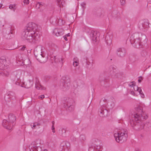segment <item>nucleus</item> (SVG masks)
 Listing matches in <instances>:
<instances>
[{
    "mask_svg": "<svg viewBox=\"0 0 151 151\" xmlns=\"http://www.w3.org/2000/svg\"><path fill=\"white\" fill-rule=\"evenodd\" d=\"M58 0V2H60V1H61V0Z\"/></svg>",
    "mask_w": 151,
    "mask_h": 151,
    "instance_id": "6e6d98bb",
    "label": "nucleus"
},
{
    "mask_svg": "<svg viewBox=\"0 0 151 151\" xmlns=\"http://www.w3.org/2000/svg\"><path fill=\"white\" fill-rule=\"evenodd\" d=\"M63 86V89L65 91L66 89H67L68 88V85L67 83H65V82H64V83H62Z\"/></svg>",
    "mask_w": 151,
    "mask_h": 151,
    "instance_id": "2f4dec72",
    "label": "nucleus"
},
{
    "mask_svg": "<svg viewBox=\"0 0 151 151\" xmlns=\"http://www.w3.org/2000/svg\"><path fill=\"white\" fill-rule=\"evenodd\" d=\"M64 31L62 29L56 28L54 29L53 32L56 36L58 37L63 35Z\"/></svg>",
    "mask_w": 151,
    "mask_h": 151,
    "instance_id": "dca6fc26",
    "label": "nucleus"
},
{
    "mask_svg": "<svg viewBox=\"0 0 151 151\" xmlns=\"http://www.w3.org/2000/svg\"><path fill=\"white\" fill-rule=\"evenodd\" d=\"M61 151H70V144L68 142H63L61 145Z\"/></svg>",
    "mask_w": 151,
    "mask_h": 151,
    "instance_id": "9b49d317",
    "label": "nucleus"
},
{
    "mask_svg": "<svg viewBox=\"0 0 151 151\" xmlns=\"http://www.w3.org/2000/svg\"><path fill=\"white\" fill-rule=\"evenodd\" d=\"M9 8L10 9L13 10L14 12L16 9V5L14 4H10L9 5Z\"/></svg>",
    "mask_w": 151,
    "mask_h": 151,
    "instance_id": "c756f323",
    "label": "nucleus"
},
{
    "mask_svg": "<svg viewBox=\"0 0 151 151\" xmlns=\"http://www.w3.org/2000/svg\"><path fill=\"white\" fill-rule=\"evenodd\" d=\"M121 4L122 5H124L125 4V0H120Z\"/></svg>",
    "mask_w": 151,
    "mask_h": 151,
    "instance_id": "a19ab883",
    "label": "nucleus"
},
{
    "mask_svg": "<svg viewBox=\"0 0 151 151\" xmlns=\"http://www.w3.org/2000/svg\"><path fill=\"white\" fill-rule=\"evenodd\" d=\"M53 58L54 61L55 62L58 63V62L62 63V59L60 58H58L57 57H56L55 56L53 58Z\"/></svg>",
    "mask_w": 151,
    "mask_h": 151,
    "instance_id": "bb28decb",
    "label": "nucleus"
},
{
    "mask_svg": "<svg viewBox=\"0 0 151 151\" xmlns=\"http://www.w3.org/2000/svg\"><path fill=\"white\" fill-rule=\"evenodd\" d=\"M4 98L6 101H9L12 100H14L16 99L15 93L12 91L8 92L5 95Z\"/></svg>",
    "mask_w": 151,
    "mask_h": 151,
    "instance_id": "9d476101",
    "label": "nucleus"
},
{
    "mask_svg": "<svg viewBox=\"0 0 151 151\" xmlns=\"http://www.w3.org/2000/svg\"><path fill=\"white\" fill-rule=\"evenodd\" d=\"M52 125L54 126V124H55V122H54V121H53L52 122Z\"/></svg>",
    "mask_w": 151,
    "mask_h": 151,
    "instance_id": "864d4df0",
    "label": "nucleus"
},
{
    "mask_svg": "<svg viewBox=\"0 0 151 151\" xmlns=\"http://www.w3.org/2000/svg\"><path fill=\"white\" fill-rule=\"evenodd\" d=\"M6 60L3 57L0 59V76H8L9 73L7 70L8 66L6 65Z\"/></svg>",
    "mask_w": 151,
    "mask_h": 151,
    "instance_id": "20e7f679",
    "label": "nucleus"
},
{
    "mask_svg": "<svg viewBox=\"0 0 151 151\" xmlns=\"http://www.w3.org/2000/svg\"><path fill=\"white\" fill-rule=\"evenodd\" d=\"M66 130L64 128H62L60 130H59V133L61 135L63 136L65 135Z\"/></svg>",
    "mask_w": 151,
    "mask_h": 151,
    "instance_id": "c85d7f7f",
    "label": "nucleus"
},
{
    "mask_svg": "<svg viewBox=\"0 0 151 151\" xmlns=\"http://www.w3.org/2000/svg\"><path fill=\"white\" fill-rule=\"evenodd\" d=\"M37 25L36 24L32 22L29 23L27 28L22 34V38L30 42L38 40L40 35L39 32L37 31Z\"/></svg>",
    "mask_w": 151,
    "mask_h": 151,
    "instance_id": "f03ea898",
    "label": "nucleus"
},
{
    "mask_svg": "<svg viewBox=\"0 0 151 151\" xmlns=\"http://www.w3.org/2000/svg\"><path fill=\"white\" fill-rule=\"evenodd\" d=\"M149 24L148 22H145L144 23L142 24V27H139L140 29H143V28H146L148 27H149Z\"/></svg>",
    "mask_w": 151,
    "mask_h": 151,
    "instance_id": "a878e982",
    "label": "nucleus"
},
{
    "mask_svg": "<svg viewBox=\"0 0 151 151\" xmlns=\"http://www.w3.org/2000/svg\"><path fill=\"white\" fill-rule=\"evenodd\" d=\"M129 86L131 88H133L134 86L136 85H135V82L134 81H133L129 83Z\"/></svg>",
    "mask_w": 151,
    "mask_h": 151,
    "instance_id": "72a5a7b5",
    "label": "nucleus"
},
{
    "mask_svg": "<svg viewBox=\"0 0 151 151\" xmlns=\"http://www.w3.org/2000/svg\"><path fill=\"white\" fill-rule=\"evenodd\" d=\"M80 140L81 142H83L86 140V137L85 135L81 134L80 136Z\"/></svg>",
    "mask_w": 151,
    "mask_h": 151,
    "instance_id": "7c9ffc66",
    "label": "nucleus"
},
{
    "mask_svg": "<svg viewBox=\"0 0 151 151\" xmlns=\"http://www.w3.org/2000/svg\"><path fill=\"white\" fill-rule=\"evenodd\" d=\"M133 90H134L135 91H138L139 94L141 95V97L143 98L144 97V95L143 93L142 90L140 88L138 87L137 86L135 85L134 87L132 88Z\"/></svg>",
    "mask_w": 151,
    "mask_h": 151,
    "instance_id": "6ab92c4d",
    "label": "nucleus"
},
{
    "mask_svg": "<svg viewBox=\"0 0 151 151\" xmlns=\"http://www.w3.org/2000/svg\"><path fill=\"white\" fill-rule=\"evenodd\" d=\"M81 6L83 8V9H84L85 8L86 4L84 3H82L81 4Z\"/></svg>",
    "mask_w": 151,
    "mask_h": 151,
    "instance_id": "a18cd8bd",
    "label": "nucleus"
},
{
    "mask_svg": "<svg viewBox=\"0 0 151 151\" xmlns=\"http://www.w3.org/2000/svg\"><path fill=\"white\" fill-rule=\"evenodd\" d=\"M50 22L53 24H55L58 23V21L55 18L52 17L50 19Z\"/></svg>",
    "mask_w": 151,
    "mask_h": 151,
    "instance_id": "cd10ccee",
    "label": "nucleus"
},
{
    "mask_svg": "<svg viewBox=\"0 0 151 151\" xmlns=\"http://www.w3.org/2000/svg\"><path fill=\"white\" fill-rule=\"evenodd\" d=\"M36 88L37 89L45 90V88L39 84H36L35 85Z\"/></svg>",
    "mask_w": 151,
    "mask_h": 151,
    "instance_id": "393cba45",
    "label": "nucleus"
},
{
    "mask_svg": "<svg viewBox=\"0 0 151 151\" xmlns=\"http://www.w3.org/2000/svg\"><path fill=\"white\" fill-rule=\"evenodd\" d=\"M57 20H58V23H57L58 24H59L60 25H61L63 24V21L62 19H59L58 18H57Z\"/></svg>",
    "mask_w": 151,
    "mask_h": 151,
    "instance_id": "f704fd0d",
    "label": "nucleus"
},
{
    "mask_svg": "<svg viewBox=\"0 0 151 151\" xmlns=\"http://www.w3.org/2000/svg\"><path fill=\"white\" fill-rule=\"evenodd\" d=\"M22 73V71L18 70L13 72L11 76V80L17 85H22L21 84V81L20 79Z\"/></svg>",
    "mask_w": 151,
    "mask_h": 151,
    "instance_id": "423d86ee",
    "label": "nucleus"
},
{
    "mask_svg": "<svg viewBox=\"0 0 151 151\" xmlns=\"http://www.w3.org/2000/svg\"><path fill=\"white\" fill-rule=\"evenodd\" d=\"M116 52L118 56L123 57L126 55V50L124 48H119L117 49Z\"/></svg>",
    "mask_w": 151,
    "mask_h": 151,
    "instance_id": "4468645a",
    "label": "nucleus"
},
{
    "mask_svg": "<svg viewBox=\"0 0 151 151\" xmlns=\"http://www.w3.org/2000/svg\"><path fill=\"white\" fill-rule=\"evenodd\" d=\"M75 105V104L66 106L67 107L66 108L67 110L70 112L73 111L74 109Z\"/></svg>",
    "mask_w": 151,
    "mask_h": 151,
    "instance_id": "5701e85b",
    "label": "nucleus"
},
{
    "mask_svg": "<svg viewBox=\"0 0 151 151\" xmlns=\"http://www.w3.org/2000/svg\"><path fill=\"white\" fill-rule=\"evenodd\" d=\"M21 84L22 85L19 86H20L22 87H24L27 88H29L31 87L33 83L32 81L31 80H29L26 83V84L23 82H21Z\"/></svg>",
    "mask_w": 151,
    "mask_h": 151,
    "instance_id": "f3484780",
    "label": "nucleus"
},
{
    "mask_svg": "<svg viewBox=\"0 0 151 151\" xmlns=\"http://www.w3.org/2000/svg\"><path fill=\"white\" fill-rule=\"evenodd\" d=\"M141 37H139L138 40V44L136 46V47L137 48L142 47L147 42V40L146 35L141 34Z\"/></svg>",
    "mask_w": 151,
    "mask_h": 151,
    "instance_id": "6e6552de",
    "label": "nucleus"
},
{
    "mask_svg": "<svg viewBox=\"0 0 151 151\" xmlns=\"http://www.w3.org/2000/svg\"><path fill=\"white\" fill-rule=\"evenodd\" d=\"M41 6H42V4L40 2H38L36 6L37 9H39Z\"/></svg>",
    "mask_w": 151,
    "mask_h": 151,
    "instance_id": "4c0bfd02",
    "label": "nucleus"
},
{
    "mask_svg": "<svg viewBox=\"0 0 151 151\" xmlns=\"http://www.w3.org/2000/svg\"><path fill=\"white\" fill-rule=\"evenodd\" d=\"M103 82H103H101V85H103V84H102V83Z\"/></svg>",
    "mask_w": 151,
    "mask_h": 151,
    "instance_id": "13d9d810",
    "label": "nucleus"
},
{
    "mask_svg": "<svg viewBox=\"0 0 151 151\" xmlns=\"http://www.w3.org/2000/svg\"><path fill=\"white\" fill-rule=\"evenodd\" d=\"M21 60H22V63L24 64V65H26V63L25 62L26 60H27V61H29V60L28 59H27L26 60H24L22 58H21Z\"/></svg>",
    "mask_w": 151,
    "mask_h": 151,
    "instance_id": "37998d69",
    "label": "nucleus"
},
{
    "mask_svg": "<svg viewBox=\"0 0 151 151\" xmlns=\"http://www.w3.org/2000/svg\"><path fill=\"white\" fill-rule=\"evenodd\" d=\"M23 2L24 4H27L29 3V0H24L23 1Z\"/></svg>",
    "mask_w": 151,
    "mask_h": 151,
    "instance_id": "79ce46f5",
    "label": "nucleus"
},
{
    "mask_svg": "<svg viewBox=\"0 0 151 151\" xmlns=\"http://www.w3.org/2000/svg\"><path fill=\"white\" fill-rule=\"evenodd\" d=\"M91 37L93 43H95L99 40L98 35L96 32H92L91 34Z\"/></svg>",
    "mask_w": 151,
    "mask_h": 151,
    "instance_id": "2eb2a0df",
    "label": "nucleus"
},
{
    "mask_svg": "<svg viewBox=\"0 0 151 151\" xmlns=\"http://www.w3.org/2000/svg\"><path fill=\"white\" fill-rule=\"evenodd\" d=\"M44 95H42L41 96H40V98H41V99H42L44 98Z\"/></svg>",
    "mask_w": 151,
    "mask_h": 151,
    "instance_id": "603ef678",
    "label": "nucleus"
},
{
    "mask_svg": "<svg viewBox=\"0 0 151 151\" xmlns=\"http://www.w3.org/2000/svg\"><path fill=\"white\" fill-rule=\"evenodd\" d=\"M135 110L136 112L132 115L129 123L132 127H134V129L140 130L144 128L145 126L144 123L140 121L142 118L146 119L147 118V116L143 112L142 106H137Z\"/></svg>",
    "mask_w": 151,
    "mask_h": 151,
    "instance_id": "f257e3e1",
    "label": "nucleus"
},
{
    "mask_svg": "<svg viewBox=\"0 0 151 151\" xmlns=\"http://www.w3.org/2000/svg\"><path fill=\"white\" fill-rule=\"evenodd\" d=\"M137 34H136L132 36L130 38V41L132 44L135 43V46L137 44H138V40H136L135 38H134V37H135V35H137Z\"/></svg>",
    "mask_w": 151,
    "mask_h": 151,
    "instance_id": "4be33fe9",
    "label": "nucleus"
},
{
    "mask_svg": "<svg viewBox=\"0 0 151 151\" xmlns=\"http://www.w3.org/2000/svg\"><path fill=\"white\" fill-rule=\"evenodd\" d=\"M92 60H90L89 59H87L86 60V64L88 65H89L91 63H92Z\"/></svg>",
    "mask_w": 151,
    "mask_h": 151,
    "instance_id": "e433bc0d",
    "label": "nucleus"
},
{
    "mask_svg": "<svg viewBox=\"0 0 151 151\" xmlns=\"http://www.w3.org/2000/svg\"><path fill=\"white\" fill-rule=\"evenodd\" d=\"M135 151H141L139 148H137L135 149Z\"/></svg>",
    "mask_w": 151,
    "mask_h": 151,
    "instance_id": "8fccbe9b",
    "label": "nucleus"
},
{
    "mask_svg": "<svg viewBox=\"0 0 151 151\" xmlns=\"http://www.w3.org/2000/svg\"><path fill=\"white\" fill-rule=\"evenodd\" d=\"M2 4H1V3H0V9L2 7Z\"/></svg>",
    "mask_w": 151,
    "mask_h": 151,
    "instance_id": "5fc2aeb1",
    "label": "nucleus"
},
{
    "mask_svg": "<svg viewBox=\"0 0 151 151\" xmlns=\"http://www.w3.org/2000/svg\"><path fill=\"white\" fill-rule=\"evenodd\" d=\"M139 78H141V79H139L138 80V81L140 83L141 82V80H142V77L141 76H140L139 77Z\"/></svg>",
    "mask_w": 151,
    "mask_h": 151,
    "instance_id": "de8ad7c7",
    "label": "nucleus"
},
{
    "mask_svg": "<svg viewBox=\"0 0 151 151\" xmlns=\"http://www.w3.org/2000/svg\"><path fill=\"white\" fill-rule=\"evenodd\" d=\"M108 111L106 109L102 108L99 111V114L100 116L104 117L107 114Z\"/></svg>",
    "mask_w": 151,
    "mask_h": 151,
    "instance_id": "a211bd4d",
    "label": "nucleus"
},
{
    "mask_svg": "<svg viewBox=\"0 0 151 151\" xmlns=\"http://www.w3.org/2000/svg\"><path fill=\"white\" fill-rule=\"evenodd\" d=\"M42 49L40 47L35 48L34 50V54L37 59L41 63H45L47 60L45 55L42 52Z\"/></svg>",
    "mask_w": 151,
    "mask_h": 151,
    "instance_id": "39448f33",
    "label": "nucleus"
},
{
    "mask_svg": "<svg viewBox=\"0 0 151 151\" xmlns=\"http://www.w3.org/2000/svg\"><path fill=\"white\" fill-rule=\"evenodd\" d=\"M2 0H0V3H1L2 2Z\"/></svg>",
    "mask_w": 151,
    "mask_h": 151,
    "instance_id": "4d7b16f0",
    "label": "nucleus"
},
{
    "mask_svg": "<svg viewBox=\"0 0 151 151\" xmlns=\"http://www.w3.org/2000/svg\"><path fill=\"white\" fill-rule=\"evenodd\" d=\"M147 55V52L146 51H143L141 52V55L143 57H145Z\"/></svg>",
    "mask_w": 151,
    "mask_h": 151,
    "instance_id": "c9c22d12",
    "label": "nucleus"
},
{
    "mask_svg": "<svg viewBox=\"0 0 151 151\" xmlns=\"http://www.w3.org/2000/svg\"><path fill=\"white\" fill-rule=\"evenodd\" d=\"M56 45L54 44L51 43L49 45V48L48 50L53 53V52L55 51L56 48Z\"/></svg>",
    "mask_w": 151,
    "mask_h": 151,
    "instance_id": "412c9836",
    "label": "nucleus"
},
{
    "mask_svg": "<svg viewBox=\"0 0 151 151\" xmlns=\"http://www.w3.org/2000/svg\"><path fill=\"white\" fill-rule=\"evenodd\" d=\"M111 40L108 41L107 42V43L108 45L111 46Z\"/></svg>",
    "mask_w": 151,
    "mask_h": 151,
    "instance_id": "c03bdc74",
    "label": "nucleus"
},
{
    "mask_svg": "<svg viewBox=\"0 0 151 151\" xmlns=\"http://www.w3.org/2000/svg\"><path fill=\"white\" fill-rule=\"evenodd\" d=\"M114 134L116 141L120 143L126 141L128 137L127 131L125 129L120 130L116 129L114 132Z\"/></svg>",
    "mask_w": 151,
    "mask_h": 151,
    "instance_id": "7ed1b4c3",
    "label": "nucleus"
},
{
    "mask_svg": "<svg viewBox=\"0 0 151 151\" xmlns=\"http://www.w3.org/2000/svg\"><path fill=\"white\" fill-rule=\"evenodd\" d=\"M52 132L53 133H55V128L54 127V126L52 125Z\"/></svg>",
    "mask_w": 151,
    "mask_h": 151,
    "instance_id": "49530a36",
    "label": "nucleus"
},
{
    "mask_svg": "<svg viewBox=\"0 0 151 151\" xmlns=\"http://www.w3.org/2000/svg\"><path fill=\"white\" fill-rule=\"evenodd\" d=\"M64 39L66 41H67L68 40V38L66 36H64Z\"/></svg>",
    "mask_w": 151,
    "mask_h": 151,
    "instance_id": "09e8293b",
    "label": "nucleus"
},
{
    "mask_svg": "<svg viewBox=\"0 0 151 151\" xmlns=\"http://www.w3.org/2000/svg\"><path fill=\"white\" fill-rule=\"evenodd\" d=\"M40 125L39 123L37 122H35L31 124L30 126L32 129H34L37 128H39Z\"/></svg>",
    "mask_w": 151,
    "mask_h": 151,
    "instance_id": "b1692460",
    "label": "nucleus"
},
{
    "mask_svg": "<svg viewBox=\"0 0 151 151\" xmlns=\"http://www.w3.org/2000/svg\"><path fill=\"white\" fill-rule=\"evenodd\" d=\"M130 93L132 94V95H133V96H135L136 94L135 93V92L133 91V89L132 88H131L130 90Z\"/></svg>",
    "mask_w": 151,
    "mask_h": 151,
    "instance_id": "ea45409f",
    "label": "nucleus"
},
{
    "mask_svg": "<svg viewBox=\"0 0 151 151\" xmlns=\"http://www.w3.org/2000/svg\"><path fill=\"white\" fill-rule=\"evenodd\" d=\"M16 119V118L14 115L10 114L8 116V121L10 122L11 124L14 125V122Z\"/></svg>",
    "mask_w": 151,
    "mask_h": 151,
    "instance_id": "aec40b11",
    "label": "nucleus"
},
{
    "mask_svg": "<svg viewBox=\"0 0 151 151\" xmlns=\"http://www.w3.org/2000/svg\"><path fill=\"white\" fill-rule=\"evenodd\" d=\"M70 35V33H68V34H67V35H65V36H66L67 37H69Z\"/></svg>",
    "mask_w": 151,
    "mask_h": 151,
    "instance_id": "3c124183",
    "label": "nucleus"
},
{
    "mask_svg": "<svg viewBox=\"0 0 151 151\" xmlns=\"http://www.w3.org/2000/svg\"><path fill=\"white\" fill-rule=\"evenodd\" d=\"M75 104V102L73 99L70 98H66L63 101V104L65 107L69 105Z\"/></svg>",
    "mask_w": 151,
    "mask_h": 151,
    "instance_id": "ddd939ff",
    "label": "nucleus"
},
{
    "mask_svg": "<svg viewBox=\"0 0 151 151\" xmlns=\"http://www.w3.org/2000/svg\"><path fill=\"white\" fill-rule=\"evenodd\" d=\"M99 142L97 139L96 141L93 142V145L89 147L88 151H101V149L100 146L99 145Z\"/></svg>",
    "mask_w": 151,
    "mask_h": 151,
    "instance_id": "1a4fd4ad",
    "label": "nucleus"
},
{
    "mask_svg": "<svg viewBox=\"0 0 151 151\" xmlns=\"http://www.w3.org/2000/svg\"><path fill=\"white\" fill-rule=\"evenodd\" d=\"M40 142L39 140H37L32 142L29 146L30 151H42L40 147Z\"/></svg>",
    "mask_w": 151,
    "mask_h": 151,
    "instance_id": "0eeeda50",
    "label": "nucleus"
},
{
    "mask_svg": "<svg viewBox=\"0 0 151 151\" xmlns=\"http://www.w3.org/2000/svg\"><path fill=\"white\" fill-rule=\"evenodd\" d=\"M2 125L4 128L9 130H12L13 126V124H11L8 120L6 119L3 120Z\"/></svg>",
    "mask_w": 151,
    "mask_h": 151,
    "instance_id": "f8f14e48",
    "label": "nucleus"
},
{
    "mask_svg": "<svg viewBox=\"0 0 151 151\" xmlns=\"http://www.w3.org/2000/svg\"><path fill=\"white\" fill-rule=\"evenodd\" d=\"M19 50L24 52H26L27 51V50L26 48V47L25 46H23L19 47Z\"/></svg>",
    "mask_w": 151,
    "mask_h": 151,
    "instance_id": "473e14b6",
    "label": "nucleus"
},
{
    "mask_svg": "<svg viewBox=\"0 0 151 151\" xmlns=\"http://www.w3.org/2000/svg\"><path fill=\"white\" fill-rule=\"evenodd\" d=\"M78 62L77 61H74L73 63V65L74 66L76 67L78 65Z\"/></svg>",
    "mask_w": 151,
    "mask_h": 151,
    "instance_id": "58836bf2",
    "label": "nucleus"
}]
</instances>
